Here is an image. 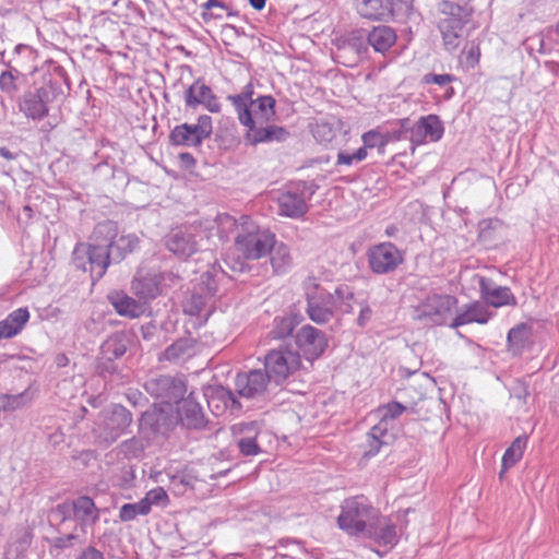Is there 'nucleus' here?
Instances as JSON below:
<instances>
[{"label": "nucleus", "mask_w": 559, "mask_h": 559, "mask_svg": "<svg viewBox=\"0 0 559 559\" xmlns=\"http://www.w3.org/2000/svg\"><path fill=\"white\" fill-rule=\"evenodd\" d=\"M240 106L238 119L248 128L245 139L249 144L283 142L289 135L285 128L270 123L275 117V99L272 96H260L250 102L248 108L243 103Z\"/></svg>", "instance_id": "nucleus-1"}, {"label": "nucleus", "mask_w": 559, "mask_h": 559, "mask_svg": "<svg viewBox=\"0 0 559 559\" xmlns=\"http://www.w3.org/2000/svg\"><path fill=\"white\" fill-rule=\"evenodd\" d=\"M300 356L297 352L289 349H276L265 356L264 370L254 369L248 373H238V384H265L274 382L276 384L286 380L289 373H293L300 366Z\"/></svg>", "instance_id": "nucleus-2"}, {"label": "nucleus", "mask_w": 559, "mask_h": 559, "mask_svg": "<svg viewBox=\"0 0 559 559\" xmlns=\"http://www.w3.org/2000/svg\"><path fill=\"white\" fill-rule=\"evenodd\" d=\"M304 287L307 297V313L311 321L317 324H324L329 322L338 306V301L353 299V294L348 292L347 287H337L334 294L326 293L319 287L316 277H308L304 282Z\"/></svg>", "instance_id": "nucleus-3"}, {"label": "nucleus", "mask_w": 559, "mask_h": 559, "mask_svg": "<svg viewBox=\"0 0 559 559\" xmlns=\"http://www.w3.org/2000/svg\"><path fill=\"white\" fill-rule=\"evenodd\" d=\"M379 511L371 506L364 496H356L344 500L342 511L337 518L341 530L357 537L370 535Z\"/></svg>", "instance_id": "nucleus-4"}, {"label": "nucleus", "mask_w": 559, "mask_h": 559, "mask_svg": "<svg viewBox=\"0 0 559 559\" xmlns=\"http://www.w3.org/2000/svg\"><path fill=\"white\" fill-rule=\"evenodd\" d=\"M237 225L235 250L238 258L243 260H259L269 253L275 246V235L266 229H261L247 217Z\"/></svg>", "instance_id": "nucleus-5"}, {"label": "nucleus", "mask_w": 559, "mask_h": 559, "mask_svg": "<svg viewBox=\"0 0 559 559\" xmlns=\"http://www.w3.org/2000/svg\"><path fill=\"white\" fill-rule=\"evenodd\" d=\"M144 388L160 401L154 403L151 409L142 414L139 425L140 433L146 439H152L158 435L164 436L177 424L175 406L170 396L166 397L162 389L154 391L152 386Z\"/></svg>", "instance_id": "nucleus-6"}, {"label": "nucleus", "mask_w": 559, "mask_h": 559, "mask_svg": "<svg viewBox=\"0 0 559 559\" xmlns=\"http://www.w3.org/2000/svg\"><path fill=\"white\" fill-rule=\"evenodd\" d=\"M118 236L117 224L112 221H105L96 225L91 236V240L100 241L102 246L108 250L109 263L122 261L127 254L133 252L139 246V238L134 234Z\"/></svg>", "instance_id": "nucleus-7"}, {"label": "nucleus", "mask_w": 559, "mask_h": 559, "mask_svg": "<svg viewBox=\"0 0 559 559\" xmlns=\"http://www.w3.org/2000/svg\"><path fill=\"white\" fill-rule=\"evenodd\" d=\"M73 264L76 269L90 271L92 277L99 280L109 265V253L100 241L91 243H78L73 250Z\"/></svg>", "instance_id": "nucleus-8"}, {"label": "nucleus", "mask_w": 559, "mask_h": 559, "mask_svg": "<svg viewBox=\"0 0 559 559\" xmlns=\"http://www.w3.org/2000/svg\"><path fill=\"white\" fill-rule=\"evenodd\" d=\"M153 390L162 389L166 397L170 396L173 405L175 406V412L177 415V420L180 419L182 425L188 428H200L203 426L204 416L202 409L198 403H195L190 393L188 399H185L186 386H152Z\"/></svg>", "instance_id": "nucleus-9"}, {"label": "nucleus", "mask_w": 559, "mask_h": 559, "mask_svg": "<svg viewBox=\"0 0 559 559\" xmlns=\"http://www.w3.org/2000/svg\"><path fill=\"white\" fill-rule=\"evenodd\" d=\"M131 423V412L121 405H114L110 411L104 413L102 421L94 429V433L98 442L107 447L114 443Z\"/></svg>", "instance_id": "nucleus-10"}, {"label": "nucleus", "mask_w": 559, "mask_h": 559, "mask_svg": "<svg viewBox=\"0 0 559 559\" xmlns=\"http://www.w3.org/2000/svg\"><path fill=\"white\" fill-rule=\"evenodd\" d=\"M402 130L399 132L396 139L402 138V133H409V141L413 145H420L427 141L437 142L443 135V124L437 115H428L420 117L413 126L409 119L401 121ZM415 146H413V151Z\"/></svg>", "instance_id": "nucleus-11"}, {"label": "nucleus", "mask_w": 559, "mask_h": 559, "mask_svg": "<svg viewBox=\"0 0 559 559\" xmlns=\"http://www.w3.org/2000/svg\"><path fill=\"white\" fill-rule=\"evenodd\" d=\"M456 304L457 299L453 296L430 295L416 308V318L426 323L442 325L450 318Z\"/></svg>", "instance_id": "nucleus-12"}, {"label": "nucleus", "mask_w": 559, "mask_h": 559, "mask_svg": "<svg viewBox=\"0 0 559 559\" xmlns=\"http://www.w3.org/2000/svg\"><path fill=\"white\" fill-rule=\"evenodd\" d=\"M212 131V118L202 115L194 124L182 123L176 126L169 134V141L174 145L195 147L201 145L205 139H209Z\"/></svg>", "instance_id": "nucleus-13"}, {"label": "nucleus", "mask_w": 559, "mask_h": 559, "mask_svg": "<svg viewBox=\"0 0 559 559\" xmlns=\"http://www.w3.org/2000/svg\"><path fill=\"white\" fill-rule=\"evenodd\" d=\"M217 292L216 281L209 273L201 276V282L194 287L192 294L185 304V311L190 316L207 318L213 306V298Z\"/></svg>", "instance_id": "nucleus-14"}, {"label": "nucleus", "mask_w": 559, "mask_h": 559, "mask_svg": "<svg viewBox=\"0 0 559 559\" xmlns=\"http://www.w3.org/2000/svg\"><path fill=\"white\" fill-rule=\"evenodd\" d=\"M366 52V34L359 29L337 39L334 58L345 67H354L364 58Z\"/></svg>", "instance_id": "nucleus-15"}, {"label": "nucleus", "mask_w": 559, "mask_h": 559, "mask_svg": "<svg viewBox=\"0 0 559 559\" xmlns=\"http://www.w3.org/2000/svg\"><path fill=\"white\" fill-rule=\"evenodd\" d=\"M402 252L391 242H382L368 250L369 266L376 274H388L403 262Z\"/></svg>", "instance_id": "nucleus-16"}, {"label": "nucleus", "mask_w": 559, "mask_h": 559, "mask_svg": "<svg viewBox=\"0 0 559 559\" xmlns=\"http://www.w3.org/2000/svg\"><path fill=\"white\" fill-rule=\"evenodd\" d=\"M52 94V85L41 86L34 92H26L20 98L19 108L27 118L43 119L48 115L47 104L51 100L50 95Z\"/></svg>", "instance_id": "nucleus-17"}, {"label": "nucleus", "mask_w": 559, "mask_h": 559, "mask_svg": "<svg viewBox=\"0 0 559 559\" xmlns=\"http://www.w3.org/2000/svg\"><path fill=\"white\" fill-rule=\"evenodd\" d=\"M296 344L306 359L312 361L324 353L328 340L322 331L307 324L297 332Z\"/></svg>", "instance_id": "nucleus-18"}, {"label": "nucleus", "mask_w": 559, "mask_h": 559, "mask_svg": "<svg viewBox=\"0 0 559 559\" xmlns=\"http://www.w3.org/2000/svg\"><path fill=\"white\" fill-rule=\"evenodd\" d=\"M478 285L480 298L487 306L495 308L516 306V298L509 287L499 286L490 278L484 276L478 277Z\"/></svg>", "instance_id": "nucleus-19"}, {"label": "nucleus", "mask_w": 559, "mask_h": 559, "mask_svg": "<svg viewBox=\"0 0 559 559\" xmlns=\"http://www.w3.org/2000/svg\"><path fill=\"white\" fill-rule=\"evenodd\" d=\"M131 289L144 302L155 299L163 293L159 272L155 270L138 271L132 281Z\"/></svg>", "instance_id": "nucleus-20"}, {"label": "nucleus", "mask_w": 559, "mask_h": 559, "mask_svg": "<svg viewBox=\"0 0 559 559\" xmlns=\"http://www.w3.org/2000/svg\"><path fill=\"white\" fill-rule=\"evenodd\" d=\"M185 103L187 107L195 108L199 105L205 106L211 112H218L221 105L217 97L213 94L212 90L201 83L200 81L194 82L185 92Z\"/></svg>", "instance_id": "nucleus-21"}, {"label": "nucleus", "mask_w": 559, "mask_h": 559, "mask_svg": "<svg viewBox=\"0 0 559 559\" xmlns=\"http://www.w3.org/2000/svg\"><path fill=\"white\" fill-rule=\"evenodd\" d=\"M461 11L462 8L455 5L452 9L451 15L444 17L439 23V29L442 34V39L448 50L456 49L460 44L464 23L466 22L463 21L462 17H457Z\"/></svg>", "instance_id": "nucleus-22"}, {"label": "nucleus", "mask_w": 559, "mask_h": 559, "mask_svg": "<svg viewBox=\"0 0 559 559\" xmlns=\"http://www.w3.org/2000/svg\"><path fill=\"white\" fill-rule=\"evenodd\" d=\"M278 213L290 218L302 217L308 212L304 193L285 191L277 199Z\"/></svg>", "instance_id": "nucleus-23"}, {"label": "nucleus", "mask_w": 559, "mask_h": 559, "mask_svg": "<svg viewBox=\"0 0 559 559\" xmlns=\"http://www.w3.org/2000/svg\"><path fill=\"white\" fill-rule=\"evenodd\" d=\"M167 248L179 257H190L197 251L194 235L188 230H173L166 239Z\"/></svg>", "instance_id": "nucleus-24"}, {"label": "nucleus", "mask_w": 559, "mask_h": 559, "mask_svg": "<svg viewBox=\"0 0 559 559\" xmlns=\"http://www.w3.org/2000/svg\"><path fill=\"white\" fill-rule=\"evenodd\" d=\"M358 13L369 20H386L393 15V0H356Z\"/></svg>", "instance_id": "nucleus-25"}, {"label": "nucleus", "mask_w": 559, "mask_h": 559, "mask_svg": "<svg viewBox=\"0 0 559 559\" xmlns=\"http://www.w3.org/2000/svg\"><path fill=\"white\" fill-rule=\"evenodd\" d=\"M73 516L82 526H92L99 520V510L92 498L80 496L72 502Z\"/></svg>", "instance_id": "nucleus-26"}, {"label": "nucleus", "mask_w": 559, "mask_h": 559, "mask_svg": "<svg viewBox=\"0 0 559 559\" xmlns=\"http://www.w3.org/2000/svg\"><path fill=\"white\" fill-rule=\"evenodd\" d=\"M195 354V342L192 338H179L169 345L159 360H167L173 364H182Z\"/></svg>", "instance_id": "nucleus-27"}, {"label": "nucleus", "mask_w": 559, "mask_h": 559, "mask_svg": "<svg viewBox=\"0 0 559 559\" xmlns=\"http://www.w3.org/2000/svg\"><path fill=\"white\" fill-rule=\"evenodd\" d=\"M396 41V34L394 29L386 25L373 27L366 35V44L370 45L374 51L384 53Z\"/></svg>", "instance_id": "nucleus-28"}, {"label": "nucleus", "mask_w": 559, "mask_h": 559, "mask_svg": "<svg viewBox=\"0 0 559 559\" xmlns=\"http://www.w3.org/2000/svg\"><path fill=\"white\" fill-rule=\"evenodd\" d=\"M108 298L120 316L139 318L145 311L144 302L138 301L123 293H112Z\"/></svg>", "instance_id": "nucleus-29"}, {"label": "nucleus", "mask_w": 559, "mask_h": 559, "mask_svg": "<svg viewBox=\"0 0 559 559\" xmlns=\"http://www.w3.org/2000/svg\"><path fill=\"white\" fill-rule=\"evenodd\" d=\"M370 535H365L364 538L373 539L378 545H394L397 542L396 527L388 519L378 514V520L374 521Z\"/></svg>", "instance_id": "nucleus-30"}, {"label": "nucleus", "mask_w": 559, "mask_h": 559, "mask_svg": "<svg viewBox=\"0 0 559 559\" xmlns=\"http://www.w3.org/2000/svg\"><path fill=\"white\" fill-rule=\"evenodd\" d=\"M492 313L488 311L487 306L483 305L479 301H475L471 304L467 309L457 314L452 323L450 324L451 328H457L461 325H465L472 322H476L479 324H485L489 321Z\"/></svg>", "instance_id": "nucleus-31"}, {"label": "nucleus", "mask_w": 559, "mask_h": 559, "mask_svg": "<svg viewBox=\"0 0 559 559\" xmlns=\"http://www.w3.org/2000/svg\"><path fill=\"white\" fill-rule=\"evenodd\" d=\"M532 328L526 323H520L512 328L507 337L508 350L513 356H520L531 343Z\"/></svg>", "instance_id": "nucleus-32"}, {"label": "nucleus", "mask_w": 559, "mask_h": 559, "mask_svg": "<svg viewBox=\"0 0 559 559\" xmlns=\"http://www.w3.org/2000/svg\"><path fill=\"white\" fill-rule=\"evenodd\" d=\"M129 338L123 333L110 335L100 346L102 358L114 360L122 357L128 348Z\"/></svg>", "instance_id": "nucleus-33"}, {"label": "nucleus", "mask_w": 559, "mask_h": 559, "mask_svg": "<svg viewBox=\"0 0 559 559\" xmlns=\"http://www.w3.org/2000/svg\"><path fill=\"white\" fill-rule=\"evenodd\" d=\"M527 445V436L522 435L513 440L511 445L506 450L502 456V468L499 474L502 475L512 466H514L523 456Z\"/></svg>", "instance_id": "nucleus-34"}, {"label": "nucleus", "mask_w": 559, "mask_h": 559, "mask_svg": "<svg viewBox=\"0 0 559 559\" xmlns=\"http://www.w3.org/2000/svg\"><path fill=\"white\" fill-rule=\"evenodd\" d=\"M390 428L391 426H389L382 419H380L379 423L371 428L369 433L372 439V441L370 442L371 449L368 452H366L367 455H376L379 452L380 447L386 443L385 438L388 436V430Z\"/></svg>", "instance_id": "nucleus-35"}, {"label": "nucleus", "mask_w": 559, "mask_h": 559, "mask_svg": "<svg viewBox=\"0 0 559 559\" xmlns=\"http://www.w3.org/2000/svg\"><path fill=\"white\" fill-rule=\"evenodd\" d=\"M32 397L33 396L28 390L16 394H3L0 397V408H3L4 411H15L27 404Z\"/></svg>", "instance_id": "nucleus-36"}, {"label": "nucleus", "mask_w": 559, "mask_h": 559, "mask_svg": "<svg viewBox=\"0 0 559 559\" xmlns=\"http://www.w3.org/2000/svg\"><path fill=\"white\" fill-rule=\"evenodd\" d=\"M118 451L127 460L139 459L144 451V444L139 438L132 437L122 441L118 445Z\"/></svg>", "instance_id": "nucleus-37"}, {"label": "nucleus", "mask_w": 559, "mask_h": 559, "mask_svg": "<svg viewBox=\"0 0 559 559\" xmlns=\"http://www.w3.org/2000/svg\"><path fill=\"white\" fill-rule=\"evenodd\" d=\"M150 513V507L141 499L135 503H126L120 508L119 519L121 522H129L134 520L138 515H147Z\"/></svg>", "instance_id": "nucleus-38"}, {"label": "nucleus", "mask_w": 559, "mask_h": 559, "mask_svg": "<svg viewBox=\"0 0 559 559\" xmlns=\"http://www.w3.org/2000/svg\"><path fill=\"white\" fill-rule=\"evenodd\" d=\"M271 251V263L275 272H280L292 262L289 250L284 243L274 246Z\"/></svg>", "instance_id": "nucleus-39"}, {"label": "nucleus", "mask_w": 559, "mask_h": 559, "mask_svg": "<svg viewBox=\"0 0 559 559\" xmlns=\"http://www.w3.org/2000/svg\"><path fill=\"white\" fill-rule=\"evenodd\" d=\"M405 411V406L397 402H392L377 409L379 419L385 421L392 427V423Z\"/></svg>", "instance_id": "nucleus-40"}, {"label": "nucleus", "mask_w": 559, "mask_h": 559, "mask_svg": "<svg viewBox=\"0 0 559 559\" xmlns=\"http://www.w3.org/2000/svg\"><path fill=\"white\" fill-rule=\"evenodd\" d=\"M295 328V321L290 317L276 318L271 335L275 340L285 338L290 335Z\"/></svg>", "instance_id": "nucleus-41"}, {"label": "nucleus", "mask_w": 559, "mask_h": 559, "mask_svg": "<svg viewBox=\"0 0 559 559\" xmlns=\"http://www.w3.org/2000/svg\"><path fill=\"white\" fill-rule=\"evenodd\" d=\"M362 142H364L362 147H366V150L378 147L379 151L382 152L384 150V147L386 146L389 139L386 135H384L376 130H371V131H368L362 134Z\"/></svg>", "instance_id": "nucleus-42"}, {"label": "nucleus", "mask_w": 559, "mask_h": 559, "mask_svg": "<svg viewBox=\"0 0 559 559\" xmlns=\"http://www.w3.org/2000/svg\"><path fill=\"white\" fill-rule=\"evenodd\" d=\"M367 157L366 147H360L354 153L347 151H340L337 154V165L350 166L355 163H359Z\"/></svg>", "instance_id": "nucleus-43"}, {"label": "nucleus", "mask_w": 559, "mask_h": 559, "mask_svg": "<svg viewBox=\"0 0 559 559\" xmlns=\"http://www.w3.org/2000/svg\"><path fill=\"white\" fill-rule=\"evenodd\" d=\"M480 58V48L477 44L472 41L467 48L464 49L461 62L467 68H475Z\"/></svg>", "instance_id": "nucleus-44"}, {"label": "nucleus", "mask_w": 559, "mask_h": 559, "mask_svg": "<svg viewBox=\"0 0 559 559\" xmlns=\"http://www.w3.org/2000/svg\"><path fill=\"white\" fill-rule=\"evenodd\" d=\"M142 500L151 510L152 506L166 504L168 502V495L164 488L156 487L147 491Z\"/></svg>", "instance_id": "nucleus-45"}, {"label": "nucleus", "mask_w": 559, "mask_h": 559, "mask_svg": "<svg viewBox=\"0 0 559 559\" xmlns=\"http://www.w3.org/2000/svg\"><path fill=\"white\" fill-rule=\"evenodd\" d=\"M252 93H253L252 86L250 84H248L245 87V91L241 92L240 94L228 96V99L235 106L237 114L241 112V106H240L241 103H243L245 108H248L250 106V102H254L252 99Z\"/></svg>", "instance_id": "nucleus-46"}, {"label": "nucleus", "mask_w": 559, "mask_h": 559, "mask_svg": "<svg viewBox=\"0 0 559 559\" xmlns=\"http://www.w3.org/2000/svg\"><path fill=\"white\" fill-rule=\"evenodd\" d=\"M238 449L246 456L257 455L261 452V448L257 443L255 438H241L238 440Z\"/></svg>", "instance_id": "nucleus-47"}, {"label": "nucleus", "mask_w": 559, "mask_h": 559, "mask_svg": "<svg viewBox=\"0 0 559 559\" xmlns=\"http://www.w3.org/2000/svg\"><path fill=\"white\" fill-rule=\"evenodd\" d=\"M79 542V536L75 534H68L63 536H57L49 540L50 546L58 551H62L66 548L74 546Z\"/></svg>", "instance_id": "nucleus-48"}, {"label": "nucleus", "mask_w": 559, "mask_h": 559, "mask_svg": "<svg viewBox=\"0 0 559 559\" xmlns=\"http://www.w3.org/2000/svg\"><path fill=\"white\" fill-rule=\"evenodd\" d=\"M7 319L16 328L19 332L22 331L23 326L29 319V312L27 308H19L12 311Z\"/></svg>", "instance_id": "nucleus-49"}, {"label": "nucleus", "mask_w": 559, "mask_h": 559, "mask_svg": "<svg viewBox=\"0 0 559 559\" xmlns=\"http://www.w3.org/2000/svg\"><path fill=\"white\" fill-rule=\"evenodd\" d=\"M16 75L12 70H8L0 75V88L4 93L12 94L16 91L15 85Z\"/></svg>", "instance_id": "nucleus-50"}, {"label": "nucleus", "mask_w": 559, "mask_h": 559, "mask_svg": "<svg viewBox=\"0 0 559 559\" xmlns=\"http://www.w3.org/2000/svg\"><path fill=\"white\" fill-rule=\"evenodd\" d=\"M455 78L451 74H433L427 73L423 76V82L425 84H437L440 86L447 85L453 82Z\"/></svg>", "instance_id": "nucleus-51"}, {"label": "nucleus", "mask_w": 559, "mask_h": 559, "mask_svg": "<svg viewBox=\"0 0 559 559\" xmlns=\"http://www.w3.org/2000/svg\"><path fill=\"white\" fill-rule=\"evenodd\" d=\"M501 225V222L497 218L484 219L479 223V235L484 239L490 238V230L496 229Z\"/></svg>", "instance_id": "nucleus-52"}, {"label": "nucleus", "mask_w": 559, "mask_h": 559, "mask_svg": "<svg viewBox=\"0 0 559 559\" xmlns=\"http://www.w3.org/2000/svg\"><path fill=\"white\" fill-rule=\"evenodd\" d=\"M17 333L20 332L7 318L0 321V338H10Z\"/></svg>", "instance_id": "nucleus-53"}, {"label": "nucleus", "mask_w": 559, "mask_h": 559, "mask_svg": "<svg viewBox=\"0 0 559 559\" xmlns=\"http://www.w3.org/2000/svg\"><path fill=\"white\" fill-rule=\"evenodd\" d=\"M371 317L372 310L370 309V307L367 304L362 305L359 311V316L357 318V324L359 326H365L370 321Z\"/></svg>", "instance_id": "nucleus-54"}, {"label": "nucleus", "mask_w": 559, "mask_h": 559, "mask_svg": "<svg viewBox=\"0 0 559 559\" xmlns=\"http://www.w3.org/2000/svg\"><path fill=\"white\" fill-rule=\"evenodd\" d=\"M159 275L162 289L164 287H171L176 285L177 281L179 280V277L173 272H159Z\"/></svg>", "instance_id": "nucleus-55"}, {"label": "nucleus", "mask_w": 559, "mask_h": 559, "mask_svg": "<svg viewBox=\"0 0 559 559\" xmlns=\"http://www.w3.org/2000/svg\"><path fill=\"white\" fill-rule=\"evenodd\" d=\"M78 559H104V555L95 547L90 546L82 551Z\"/></svg>", "instance_id": "nucleus-56"}, {"label": "nucleus", "mask_w": 559, "mask_h": 559, "mask_svg": "<svg viewBox=\"0 0 559 559\" xmlns=\"http://www.w3.org/2000/svg\"><path fill=\"white\" fill-rule=\"evenodd\" d=\"M257 425V421L237 424L233 426V431L235 433L255 431Z\"/></svg>", "instance_id": "nucleus-57"}, {"label": "nucleus", "mask_w": 559, "mask_h": 559, "mask_svg": "<svg viewBox=\"0 0 559 559\" xmlns=\"http://www.w3.org/2000/svg\"><path fill=\"white\" fill-rule=\"evenodd\" d=\"M217 389V392L223 396V397H227V401L225 402L226 404L228 402H230V406L231 407H236V408H239L240 407V404L239 402L235 399L234 394L226 390V388L224 385H221V386H216Z\"/></svg>", "instance_id": "nucleus-58"}, {"label": "nucleus", "mask_w": 559, "mask_h": 559, "mask_svg": "<svg viewBox=\"0 0 559 559\" xmlns=\"http://www.w3.org/2000/svg\"><path fill=\"white\" fill-rule=\"evenodd\" d=\"M213 9H218L219 10V12H217V13H212L213 16L216 17V19H223L224 17V13L227 16L235 15V13L230 10V8L226 3H224V2H222L219 0H217V4L216 5H213Z\"/></svg>", "instance_id": "nucleus-59"}, {"label": "nucleus", "mask_w": 559, "mask_h": 559, "mask_svg": "<svg viewBox=\"0 0 559 559\" xmlns=\"http://www.w3.org/2000/svg\"><path fill=\"white\" fill-rule=\"evenodd\" d=\"M527 394L525 386H514V390L511 392V396L519 400L524 399Z\"/></svg>", "instance_id": "nucleus-60"}, {"label": "nucleus", "mask_w": 559, "mask_h": 559, "mask_svg": "<svg viewBox=\"0 0 559 559\" xmlns=\"http://www.w3.org/2000/svg\"><path fill=\"white\" fill-rule=\"evenodd\" d=\"M55 362L57 367H66L69 364V358L64 354H58L56 356Z\"/></svg>", "instance_id": "nucleus-61"}, {"label": "nucleus", "mask_w": 559, "mask_h": 559, "mask_svg": "<svg viewBox=\"0 0 559 559\" xmlns=\"http://www.w3.org/2000/svg\"><path fill=\"white\" fill-rule=\"evenodd\" d=\"M257 392V389L255 386H250V385H247V386H242V389L239 391V394L242 395V396H252L254 393Z\"/></svg>", "instance_id": "nucleus-62"}, {"label": "nucleus", "mask_w": 559, "mask_h": 559, "mask_svg": "<svg viewBox=\"0 0 559 559\" xmlns=\"http://www.w3.org/2000/svg\"><path fill=\"white\" fill-rule=\"evenodd\" d=\"M321 132H322L323 134H329V135H330L329 138H326V140H330V139L332 138V135H331L332 130H331L328 126H325V124H323V126H318V127H317V130H316V132H314V135L317 136V135H319Z\"/></svg>", "instance_id": "nucleus-63"}, {"label": "nucleus", "mask_w": 559, "mask_h": 559, "mask_svg": "<svg viewBox=\"0 0 559 559\" xmlns=\"http://www.w3.org/2000/svg\"><path fill=\"white\" fill-rule=\"evenodd\" d=\"M412 374H414L416 377V381L417 382H424V381H433L427 373L425 372H421V373H418V372H413Z\"/></svg>", "instance_id": "nucleus-64"}]
</instances>
